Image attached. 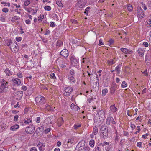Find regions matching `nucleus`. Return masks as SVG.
Masks as SVG:
<instances>
[{
  "instance_id": "1",
  "label": "nucleus",
  "mask_w": 151,
  "mask_h": 151,
  "mask_svg": "<svg viewBox=\"0 0 151 151\" xmlns=\"http://www.w3.org/2000/svg\"><path fill=\"white\" fill-rule=\"evenodd\" d=\"M35 101L36 104L41 109H43L45 108V106H44L45 103V98L43 96H38L35 98Z\"/></svg>"
},
{
  "instance_id": "2",
  "label": "nucleus",
  "mask_w": 151,
  "mask_h": 151,
  "mask_svg": "<svg viewBox=\"0 0 151 151\" xmlns=\"http://www.w3.org/2000/svg\"><path fill=\"white\" fill-rule=\"evenodd\" d=\"M1 83L0 85V93L6 92L8 90V83L4 79L1 80L0 81Z\"/></svg>"
},
{
  "instance_id": "3",
  "label": "nucleus",
  "mask_w": 151,
  "mask_h": 151,
  "mask_svg": "<svg viewBox=\"0 0 151 151\" xmlns=\"http://www.w3.org/2000/svg\"><path fill=\"white\" fill-rule=\"evenodd\" d=\"M108 129L107 126L105 125H102L100 129V131L102 134V136L104 139H106L108 137Z\"/></svg>"
},
{
  "instance_id": "4",
  "label": "nucleus",
  "mask_w": 151,
  "mask_h": 151,
  "mask_svg": "<svg viewBox=\"0 0 151 151\" xmlns=\"http://www.w3.org/2000/svg\"><path fill=\"white\" fill-rule=\"evenodd\" d=\"M70 60L71 63L73 65L75 66L78 64L79 60L78 58H76L74 55L71 57Z\"/></svg>"
},
{
  "instance_id": "5",
  "label": "nucleus",
  "mask_w": 151,
  "mask_h": 151,
  "mask_svg": "<svg viewBox=\"0 0 151 151\" xmlns=\"http://www.w3.org/2000/svg\"><path fill=\"white\" fill-rule=\"evenodd\" d=\"M73 90V89L71 87H65V90L63 91V94L66 96H68L70 95Z\"/></svg>"
},
{
  "instance_id": "6",
  "label": "nucleus",
  "mask_w": 151,
  "mask_h": 151,
  "mask_svg": "<svg viewBox=\"0 0 151 151\" xmlns=\"http://www.w3.org/2000/svg\"><path fill=\"white\" fill-rule=\"evenodd\" d=\"M35 127L33 125L27 127L25 129V131L27 134H31L34 132Z\"/></svg>"
},
{
  "instance_id": "7",
  "label": "nucleus",
  "mask_w": 151,
  "mask_h": 151,
  "mask_svg": "<svg viewBox=\"0 0 151 151\" xmlns=\"http://www.w3.org/2000/svg\"><path fill=\"white\" fill-rule=\"evenodd\" d=\"M137 17L140 18H142L144 17V14L143 12V10L141 8L139 7L137 8Z\"/></svg>"
},
{
  "instance_id": "8",
  "label": "nucleus",
  "mask_w": 151,
  "mask_h": 151,
  "mask_svg": "<svg viewBox=\"0 0 151 151\" xmlns=\"http://www.w3.org/2000/svg\"><path fill=\"white\" fill-rule=\"evenodd\" d=\"M37 145L40 151H43L45 149V145L44 143L41 142L40 141L37 142Z\"/></svg>"
},
{
  "instance_id": "9",
  "label": "nucleus",
  "mask_w": 151,
  "mask_h": 151,
  "mask_svg": "<svg viewBox=\"0 0 151 151\" xmlns=\"http://www.w3.org/2000/svg\"><path fill=\"white\" fill-rule=\"evenodd\" d=\"M115 124L116 123L113 118L112 117H108L106 119V124L107 125H110L111 124Z\"/></svg>"
},
{
  "instance_id": "10",
  "label": "nucleus",
  "mask_w": 151,
  "mask_h": 151,
  "mask_svg": "<svg viewBox=\"0 0 151 151\" xmlns=\"http://www.w3.org/2000/svg\"><path fill=\"white\" fill-rule=\"evenodd\" d=\"M60 54L65 58H67L69 55L68 51L66 49H64L61 51Z\"/></svg>"
},
{
  "instance_id": "11",
  "label": "nucleus",
  "mask_w": 151,
  "mask_h": 151,
  "mask_svg": "<svg viewBox=\"0 0 151 151\" xmlns=\"http://www.w3.org/2000/svg\"><path fill=\"white\" fill-rule=\"evenodd\" d=\"M86 1L83 0H79L78 3V5L80 8L83 7L86 4Z\"/></svg>"
},
{
  "instance_id": "12",
  "label": "nucleus",
  "mask_w": 151,
  "mask_h": 151,
  "mask_svg": "<svg viewBox=\"0 0 151 151\" xmlns=\"http://www.w3.org/2000/svg\"><path fill=\"white\" fill-rule=\"evenodd\" d=\"M117 88V86L116 83H113L112 84L110 89V93L111 94H113L115 93Z\"/></svg>"
},
{
  "instance_id": "13",
  "label": "nucleus",
  "mask_w": 151,
  "mask_h": 151,
  "mask_svg": "<svg viewBox=\"0 0 151 151\" xmlns=\"http://www.w3.org/2000/svg\"><path fill=\"white\" fill-rule=\"evenodd\" d=\"M120 50L122 52L125 54H131L132 52V51L131 50L126 48H121Z\"/></svg>"
},
{
  "instance_id": "14",
  "label": "nucleus",
  "mask_w": 151,
  "mask_h": 151,
  "mask_svg": "<svg viewBox=\"0 0 151 151\" xmlns=\"http://www.w3.org/2000/svg\"><path fill=\"white\" fill-rule=\"evenodd\" d=\"M97 114L99 115V116L101 118L104 117L105 115L104 110H99Z\"/></svg>"
},
{
  "instance_id": "15",
  "label": "nucleus",
  "mask_w": 151,
  "mask_h": 151,
  "mask_svg": "<svg viewBox=\"0 0 151 151\" xmlns=\"http://www.w3.org/2000/svg\"><path fill=\"white\" fill-rule=\"evenodd\" d=\"M139 56L143 57L144 55L145 50L142 48H139L137 50Z\"/></svg>"
},
{
  "instance_id": "16",
  "label": "nucleus",
  "mask_w": 151,
  "mask_h": 151,
  "mask_svg": "<svg viewBox=\"0 0 151 151\" xmlns=\"http://www.w3.org/2000/svg\"><path fill=\"white\" fill-rule=\"evenodd\" d=\"M17 42L15 41L14 43L12 42L11 46L10 47V48L11 50L12 49H17Z\"/></svg>"
},
{
  "instance_id": "17",
  "label": "nucleus",
  "mask_w": 151,
  "mask_h": 151,
  "mask_svg": "<svg viewBox=\"0 0 151 151\" xmlns=\"http://www.w3.org/2000/svg\"><path fill=\"white\" fill-rule=\"evenodd\" d=\"M115 104L111 105L110 107V110L113 112H115L117 110V109L115 107Z\"/></svg>"
},
{
  "instance_id": "18",
  "label": "nucleus",
  "mask_w": 151,
  "mask_h": 151,
  "mask_svg": "<svg viewBox=\"0 0 151 151\" xmlns=\"http://www.w3.org/2000/svg\"><path fill=\"white\" fill-rule=\"evenodd\" d=\"M70 107L72 109H74L75 111H78L80 109L79 108L78 106L75 105L73 103L71 104Z\"/></svg>"
},
{
  "instance_id": "19",
  "label": "nucleus",
  "mask_w": 151,
  "mask_h": 151,
  "mask_svg": "<svg viewBox=\"0 0 151 151\" xmlns=\"http://www.w3.org/2000/svg\"><path fill=\"white\" fill-rule=\"evenodd\" d=\"M64 122V121L62 118H60L58 120V125L59 127L61 126Z\"/></svg>"
},
{
  "instance_id": "20",
  "label": "nucleus",
  "mask_w": 151,
  "mask_h": 151,
  "mask_svg": "<svg viewBox=\"0 0 151 151\" xmlns=\"http://www.w3.org/2000/svg\"><path fill=\"white\" fill-rule=\"evenodd\" d=\"M19 127V126L17 124H15L12 126L10 128V130L12 131H15Z\"/></svg>"
},
{
  "instance_id": "21",
  "label": "nucleus",
  "mask_w": 151,
  "mask_h": 151,
  "mask_svg": "<svg viewBox=\"0 0 151 151\" xmlns=\"http://www.w3.org/2000/svg\"><path fill=\"white\" fill-rule=\"evenodd\" d=\"M24 122L25 124H29L32 122V120L31 118H27L24 120Z\"/></svg>"
},
{
  "instance_id": "22",
  "label": "nucleus",
  "mask_w": 151,
  "mask_h": 151,
  "mask_svg": "<svg viewBox=\"0 0 151 151\" xmlns=\"http://www.w3.org/2000/svg\"><path fill=\"white\" fill-rule=\"evenodd\" d=\"M6 18V17L5 14H2L0 16V20L3 22H4L5 21V19Z\"/></svg>"
},
{
  "instance_id": "23",
  "label": "nucleus",
  "mask_w": 151,
  "mask_h": 151,
  "mask_svg": "<svg viewBox=\"0 0 151 151\" xmlns=\"http://www.w3.org/2000/svg\"><path fill=\"white\" fill-rule=\"evenodd\" d=\"M13 82L17 85H19L21 83L20 80L18 78H15L14 79Z\"/></svg>"
},
{
  "instance_id": "24",
  "label": "nucleus",
  "mask_w": 151,
  "mask_h": 151,
  "mask_svg": "<svg viewBox=\"0 0 151 151\" xmlns=\"http://www.w3.org/2000/svg\"><path fill=\"white\" fill-rule=\"evenodd\" d=\"M98 129L96 127H94L93 130V134H94L95 135H96L98 133Z\"/></svg>"
},
{
  "instance_id": "25",
  "label": "nucleus",
  "mask_w": 151,
  "mask_h": 151,
  "mask_svg": "<svg viewBox=\"0 0 151 151\" xmlns=\"http://www.w3.org/2000/svg\"><path fill=\"white\" fill-rule=\"evenodd\" d=\"M68 79L69 80H70V81H72L73 83H74L75 82V81H76L75 79L72 76H69Z\"/></svg>"
},
{
  "instance_id": "26",
  "label": "nucleus",
  "mask_w": 151,
  "mask_h": 151,
  "mask_svg": "<svg viewBox=\"0 0 151 151\" xmlns=\"http://www.w3.org/2000/svg\"><path fill=\"white\" fill-rule=\"evenodd\" d=\"M102 96H104L108 92V90L106 88H105L102 91Z\"/></svg>"
},
{
  "instance_id": "27",
  "label": "nucleus",
  "mask_w": 151,
  "mask_h": 151,
  "mask_svg": "<svg viewBox=\"0 0 151 151\" xmlns=\"http://www.w3.org/2000/svg\"><path fill=\"white\" fill-rule=\"evenodd\" d=\"M63 44V42L59 40L57 41L56 45L57 46L61 47L62 45Z\"/></svg>"
},
{
  "instance_id": "28",
  "label": "nucleus",
  "mask_w": 151,
  "mask_h": 151,
  "mask_svg": "<svg viewBox=\"0 0 151 151\" xmlns=\"http://www.w3.org/2000/svg\"><path fill=\"white\" fill-rule=\"evenodd\" d=\"M121 67V65H119L115 68V70L118 73H119L120 71V68Z\"/></svg>"
},
{
  "instance_id": "29",
  "label": "nucleus",
  "mask_w": 151,
  "mask_h": 151,
  "mask_svg": "<svg viewBox=\"0 0 151 151\" xmlns=\"http://www.w3.org/2000/svg\"><path fill=\"white\" fill-rule=\"evenodd\" d=\"M44 106H45V108L43 109H46L48 111H49L51 109L50 106L47 104L46 103Z\"/></svg>"
},
{
  "instance_id": "30",
  "label": "nucleus",
  "mask_w": 151,
  "mask_h": 151,
  "mask_svg": "<svg viewBox=\"0 0 151 151\" xmlns=\"http://www.w3.org/2000/svg\"><path fill=\"white\" fill-rule=\"evenodd\" d=\"M61 0H57L56 1V4L60 7L62 6L63 4L61 3Z\"/></svg>"
},
{
  "instance_id": "31",
  "label": "nucleus",
  "mask_w": 151,
  "mask_h": 151,
  "mask_svg": "<svg viewBox=\"0 0 151 151\" xmlns=\"http://www.w3.org/2000/svg\"><path fill=\"white\" fill-rule=\"evenodd\" d=\"M4 72L7 75L9 76L12 74L10 70L8 68L6 69L5 70Z\"/></svg>"
},
{
  "instance_id": "32",
  "label": "nucleus",
  "mask_w": 151,
  "mask_h": 151,
  "mask_svg": "<svg viewBox=\"0 0 151 151\" xmlns=\"http://www.w3.org/2000/svg\"><path fill=\"white\" fill-rule=\"evenodd\" d=\"M95 143V141L94 140H91L89 142V145L91 147H93L94 146Z\"/></svg>"
},
{
  "instance_id": "33",
  "label": "nucleus",
  "mask_w": 151,
  "mask_h": 151,
  "mask_svg": "<svg viewBox=\"0 0 151 151\" xmlns=\"http://www.w3.org/2000/svg\"><path fill=\"white\" fill-rule=\"evenodd\" d=\"M1 3L4 5V6H8L9 7L10 6V3L9 2L7 3L6 2H2Z\"/></svg>"
},
{
  "instance_id": "34",
  "label": "nucleus",
  "mask_w": 151,
  "mask_h": 151,
  "mask_svg": "<svg viewBox=\"0 0 151 151\" xmlns=\"http://www.w3.org/2000/svg\"><path fill=\"white\" fill-rule=\"evenodd\" d=\"M19 18L18 17L15 16L12 18L11 21L13 22H14L16 20H18Z\"/></svg>"
},
{
  "instance_id": "35",
  "label": "nucleus",
  "mask_w": 151,
  "mask_h": 151,
  "mask_svg": "<svg viewBox=\"0 0 151 151\" xmlns=\"http://www.w3.org/2000/svg\"><path fill=\"white\" fill-rule=\"evenodd\" d=\"M127 86V83L125 81H123L121 84V87L122 88H125Z\"/></svg>"
},
{
  "instance_id": "36",
  "label": "nucleus",
  "mask_w": 151,
  "mask_h": 151,
  "mask_svg": "<svg viewBox=\"0 0 151 151\" xmlns=\"http://www.w3.org/2000/svg\"><path fill=\"white\" fill-rule=\"evenodd\" d=\"M128 10L129 11H132L133 10V7L130 4H129L127 5Z\"/></svg>"
},
{
  "instance_id": "37",
  "label": "nucleus",
  "mask_w": 151,
  "mask_h": 151,
  "mask_svg": "<svg viewBox=\"0 0 151 151\" xmlns=\"http://www.w3.org/2000/svg\"><path fill=\"white\" fill-rule=\"evenodd\" d=\"M30 3L29 0H26L24 3V5L25 6H28Z\"/></svg>"
},
{
  "instance_id": "38",
  "label": "nucleus",
  "mask_w": 151,
  "mask_h": 151,
  "mask_svg": "<svg viewBox=\"0 0 151 151\" xmlns=\"http://www.w3.org/2000/svg\"><path fill=\"white\" fill-rule=\"evenodd\" d=\"M44 18V16L43 15H40L38 18V21H41Z\"/></svg>"
},
{
  "instance_id": "39",
  "label": "nucleus",
  "mask_w": 151,
  "mask_h": 151,
  "mask_svg": "<svg viewBox=\"0 0 151 151\" xmlns=\"http://www.w3.org/2000/svg\"><path fill=\"white\" fill-rule=\"evenodd\" d=\"M74 140L73 138H70L68 139V143H70L72 144L73 143Z\"/></svg>"
},
{
  "instance_id": "40",
  "label": "nucleus",
  "mask_w": 151,
  "mask_h": 151,
  "mask_svg": "<svg viewBox=\"0 0 151 151\" xmlns=\"http://www.w3.org/2000/svg\"><path fill=\"white\" fill-rule=\"evenodd\" d=\"M44 8L45 10L48 11H50L51 9V7L49 6H45Z\"/></svg>"
},
{
  "instance_id": "41",
  "label": "nucleus",
  "mask_w": 151,
  "mask_h": 151,
  "mask_svg": "<svg viewBox=\"0 0 151 151\" xmlns=\"http://www.w3.org/2000/svg\"><path fill=\"white\" fill-rule=\"evenodd\" d=\"M90 9V8L89 7H87L85 9V11L84 12V13L87 15H88V12L89 9Z\"/></svg>"
},
{
  "instance_id": "42",
  "label": "nucleus",
  "mask_w": 151,
  "mask_h": 151,
  "mask_svg": "<svg viewBox=\"0 0 151 151\" xmlns=\"http://www.w3.org/2000/svg\"><path fill=\"white\" fill-rule=\"evenodd\" d=\"M50 78H52L54 79H55L56 78V77L55 76V75L54 73H51L50 74Z\"/></svg>"
},
{
  "instance_id": "43",
  "label": "nucleus",
  "mask_w": 151,
  "mask_h": 151,
  "mask_svg": "<svg viewBox=\"0 0 151 151\" xmlns=\"http://www.w3.org/2000/svg\"><path fill=\"white\" fill-rule=\"evenodd\" d=\"M119 138V137L118 135H116L115 141L116 143L118 141Z\"/></svg>"
},
{
  "instance_id": "44",
  "label": "nucleus",
  "mask_w": 151,
  "mask_h": 151,
  "mask_svg": "<svg viewBox=\"0 0 151 151\" xmlns=\"http://www.w3.org/2000/svg\"><path fill=\"white\" fill-rule=\"evenodd\" d=\"M2 11L5 13H7L9 11V9L6 8H4L2 9Z\"/></svg>"
},
{
  "instance_id": "45",
  "label": "nucleus",
  "mask_w": 151,
  "mask_h": 151,
  "mask_svg": "<svg viewBox=\"0 0 151 151\" xmlns=\"http://www.w3.org/2000/svg\"><path fill=\"white\" fill-rule=\"evenodd\" d=\"M12 42H13L11 40H10L6 43V45L7 46H9L10 45L11 46V45H12Z\"/></svg>"
},
{
  "instance_id": "46",
  "label": "nucleus",
  "mask_w": 151,
  "mask_h": 151,
  "mask_svg": "<svg viewBox=\"0 0 151 151\" xmlns=\"http://www.w3.org/2000/svg\"><path fill=\"white\" fill-rule=\"evenodd\" d=\"M51 129L50 128H48L47 129H46L45 131V134H47L49 132H50V131Z\"/></svg>"
},
{
  "instance_id": "47",
  "label": "nucleus",
  "mask_w": 151,
  "mask_h": 151,
  "mask_svg": "<svg viewBox=\"0 0 151 151\" xmlns=\"http://www.w3.org/2000/svg\"><path fill=\"white\" fill-rule=\"evenodd\" d=\"M143 45L145 47H147L148 46V43L147 42H144L143 43Z\"/></svg>"
},
{
  "instance_id": "48",
  "label": "nucleus",
  "mask_w": 151,
  "mask_h": 151,
  "mask_svg": "<svg viewBox=\"0 0 151 151\" xmlns=\"http://www.w3.org/2000/svg\"><path fill=\"white\" fill-rule=\"evenodd\" d=\"M50 26L52 27H55V24L53 22H51L50 23Z\"/></svg>"
},
{
  "instance_id": "49",
  "label": "nucleus",
  "mask_w": 151,
  "mask_h": 151,
  "mask_svg": "<svg viewBox=\"0 0 151 151\" xmlns=\"http://www.w3.org/2000/svg\"><path fill=\"white\" fill-rule=\"evenodd\" d=\"M114 42V41L113 40L111 39H110L109 41V45H111V44L113 43Z\"/></svg>"
},
{
  "instance_id": "50",
  "label": "nucleus",
  "mask_w": 151,
  "mask_h": 151,
  "mask_svg": "<svg viewBox=\"0 0 151 151\" xmlns=\"http://www.w3.org/2000/svg\"><path fill=\"white\" fill-rule=\"evenodd\" d=\"M142 142H137V147L141 148L142 147Z\"/></svg>"
},
{
  "instance_id": "51",
  "label": "nucleus",
  "mask_w": 151,
  "mask_h": 151,
  "mask_svg": "<svg viewBox=\"0 0 151 151\" xmlns=\"http://www.w3.org/2000/svg\"><path fill=\"white\" fill-rule=\"evenodd\" d=\"M81 126V124H79L78 125H75L74 126V128L75 129H77V128H78V127H79Z\"/></svg>"
},
{
  "instance_id": "52",
  "label": "nucleus",
  "mask_w": 151,
  "mask_h": 151,
  "mask_svg": "<svg viewBox=\"0 0 151 151\" xmlns=\"http://www.w3.org/2000/svg\"><path fill=\"white\" fill-rule=\"evenodd\" d=\"M27 89V88L26 86H23L22 87V89L24 91H26Z\"/></svg>"
},
{
  "instance_id": "53",
  "label": "nucleus",
  "mask_w": 151,
  "mask_h": 151,
  "mask_svg": "<svg viewBox=\"0 0 151 151\" xmlns=\"http://www.w3.org/2000/svg\"><path fill=\"white\" fill-rule=\"evenodd\" d=\"M30 151H37V150L35 147H32L30 149Z\"/></svg>"
},
{
  "instance_id": "54",
  "label": "nucleus",
  "mask_w": 151,
  "mask_h": 151,
  "mask_svg": "<svg viewBox=\"0 0 151 151\" xmlns=\"http://www.w3.org/2000/svg\"><path fill=\"white\" fill-rule=\"evenodd\" d=\"M21 39L20 37H17L16 38V40L17 41L19 42L21 40Z\"/></svg>"
},
{
  "instance_id": "55",
  "label": "nucleus",
  "mask_w": 151,
  "mask_h": 151,
  "mask_svg": "<svg viewBox=\"0 0 151 151\" xmlns=\"http://www.w3.org/2000/svg\"><path fill=\"white\" fill-rule=\"evenodd\" d=\"M70 73L71 75H74L75 73L74 70L73 69H71L70 72Z\"/></svg>"
},
{
  "instance_id": "56",
  "label": "nucleus",
  "mask_w": 151,
  "mask_h": 151,
  "mask_svg": "<svg viewBox=\"0 0 151 151\" xmlns=\"http://www.w3.org/2000/svg\"><path fill=\"white\" fill-rule=\"evenodd\" d=\"M38 129L40 130H41L40 131L42 132V131H43V130L44 129V127H43L42 126H41L38 127Z\"/></svg>"
},
{
  "instance_id": "57",
  "label": "nucleus",
  "mask_w": 151,
  "mask_h": 151,
  "mask_svg": "<svg viewBox=\"0 0 151 151\" xmlns=\"http://www.w3.org/2000/svg\"><path fill=\"white\" fill-rule=\"evenodd\" d=\"M131 127L133 129H134L136 127L135 125L134 124H132V123H131Z\"/></svg>"
},
{
  "instance_id": "58",
  "label": "nucleus",
  "mask_w": 151,
  "mask_h": 151,
  "mask_svg": "<svg viewBox=\"0 0 151 151\" xmlns=\"http://www.w3.org/2000/svg\"><path fill=\"white\" fill-rule=\"evenodd\" d=\"M18 117L19 116L18 115H16L15 116L14 118V120L15 121H17L18 118Z\"/></svg>"
},
{
  "instance_id": "59",
  "label": "nucleus",
  "mask_w": 151,
  "mask_h": 151,
  "mask_svg": "<svg viewBox=\"0 0 151 151\" xmlns=\"http://www.w3.org/2000/svg\"><path fill=\"white\" fill-rule=\"evenodd\" d=\"M25 22L27 24H29L30 23L31 21L29 19L26 20H25Z\"/></svg>"
},
{
  "instance_id": "60",
  "label": "nucleus",
  "mask_w": 151,
  "mask_h": 151,
  "mask_svg": "<svg viewBox=\"0 0 151 151\" xmlns=\"http://www.w3.org/2000/svg\"><path fill=\"white\" fill-rule=\"evenodd\" d=\"M102 45H103V43L102 42V40L101 39L99 40V45L100 46Z\"/></svg>"
},
{
  "instance_id": "61",
  "label": "nucleus",
  "mask_w": 151,
  "mask_h": 151,
  "mask_svg": "<svg viewBox=\"0 0 151 151\" xmlns=\"http://www.w3.org/2000/svg\"><path fill=\"white\" fill-rule=\"evenodd\" d=\"M142 5H143L142 6V7H143L144 9L145 10H146L147 9L146 6L145 5V4H143V2H142Z\"/></svg>"
},
{
  "instance_id": "62",
  "label": "nucleus",
  "mask_w": 151,
  "mask_h": 151,
  "mask_svg": "<svg viewBox=\"0 0 151 151\" xmlns=\"http://www.w3.org/2000/svg\"><path fill=\"white\" fill-rule=\"evenodd\" d=\"M61 144V142L60 141H58L57 143V145L58 146H60Z\"/></svg>"
},
{
  "instance_id": "63",
  "label": "nucleus",
  "mask_w": 151,
  "mask_h": 151,
  "mask_svg": "<svg viewBox=\"0 0 151 151\" xmlns=\"http://www.w3.org/2000/svg\"><path fill=\"white\" fill-rule=\"evenodd\" d=\"M142 73L144 74V75L145 76H147V70H146L145 71L142 72Z\"/></svg>"
},
{
  "instance_id": "64",
  "label": "nucleus",
  "mask_w": 151,
  "mask_h": 151,
  "mask_svg": "<svg viewBox=\"0 0 151 151\" xmlns=\"http://www.w3.org/2000/svg\"><path fill=\"white\" fill-rule=\"evenodd\" d=\"M95 151H100V148L99 147H96L95 148Z\"/></svg>"
}]
</instances>
